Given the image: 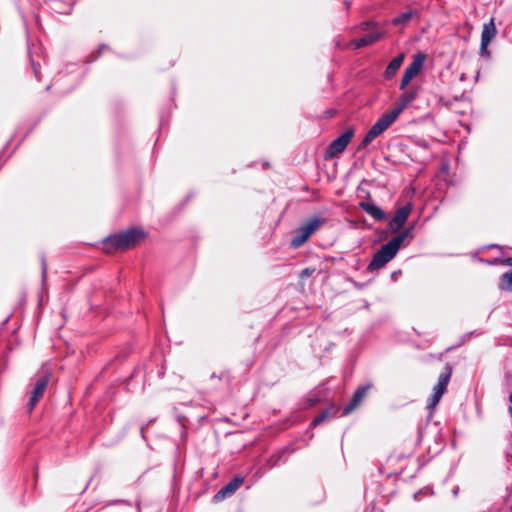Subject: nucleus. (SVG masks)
Returning <instances> with one entry per match:
<instances>
[{
    "mask_svg": "<svg viewBox=\"0 0 512 512\" xmlns=\"http://www.w3.org/2000/svg\"><path fill=\"white\" fill-rule=\"evenodd\" d=\"M371 388V384H366L360 386L354 392L351 401L345 408L343 409V415L346 416L350 414L356 407L360 405L364 397L367 395L369 389Z\"/></svg>",
    "mask_w": 512,
    "mask_h": 512,
    "instance_id": "nucleus-12",
    "label": "nucleus"
},
{
    "mask_svg": "<svg viewBox=\"0 0 512 512\" xmlns=\"http://www.w3.org/2000/svg\"><path fill=\"white\" fill-rule=\"evenodd\" d=\"M244 483L243 477H235L225 486H223L213 497L215 502L224 500L227 497L232 496Z\"/></svg>",
    "mask_w": 512,
    "mask_h": 512,
    "instance_id": "nucleus-10",
    "label": "nucleus"
},
{
    "mask_svg": "<svg viewBox=\"0 0 512 512\" xmlns=\"http://www.w3.org/2000/svg\"><path fill=\"white\" fill-rule=\"evenodd\" d=\"M144 238L145 233L143 230L130 228L126 231L108 236L103 242L104 250L107 253L125 251L140 244Z\"/></svg>",
    "mask_w": 512,
    "mask_h": 512,
    "instance_id": "nucleus-2",
    "label": "nucleus"
},
{
    "mask_svg": "<svg viewBox=\"0 0 512 512\" xmlns=\"http://www.w3.org/2000/svg\"><path fill=\"white\" fill-rule=\"evenodd\" d=\"M503 264L512 266V257H509L503 261Z\"/></svg>",
    "mask_w": 512,
    "mask_h": 512,
    "instance_id": "nucleus-21",
    "label": "nucleus"
},
{
    "mask_svg": "<svg viewBox=\"0 0 512 512\" xmlns=\"http://www.w3.org/2000/svg\"><path fill=\"white\" fill-rule=\"evenodd\" d=\"M451 375L452 368L447 365L444 371L439 375L436 385L433 387V393L427 402L428 409L433 410L439 404L443 394L447 390Z\"/></svg>",
    "mask_w": 512,
    "mask_h": 512,
    "instance_id": "nucleus-5",
    "label": "nucleus"
},
{
    "mask_svg": "<svg viewBox=\"0 0 512 512\" xmlns=\"http://www.w3.org/2000/svg\"><path fill=\"white\" fill-rule=\"evenodd\" d=\"M42 266H43V275H45L46 274V263L44 260L42 261Z\"/></svg>",
    "mask_w": 512,
    "mask_h": 512,
    "instance_id": "nucleus-22",
    "label": "nucleus"
},
{
    "mask_svg": "<svg viewBox=\"0 0 512 512\" xmlns=\"http://www.w3.org/2000/svg\"><path fill=\"white\" fill-rule=\"evenodd\" d=\"M328 417H329V411L328 410L323 411L322 413H320L317 417H315L313 419V421L311 422V425L317 426L320 423H322L323 421H325Z\"/></svg>",
    "mask_w": 512,
    "mask_h": 512,
    "instance_id": "nucleus-19",
    "label": "nucleus"
},
{
    "mask_svg": "<svg viewBox=\"0 0 512 512\" xmlns=\"http://www.w3.org/2000/svg\"><path fill=\"white\" fill-rule=\"evenodd\" d=\"M314 272L313 269H310V268H305L302 272H301V277L304 278V277H309L311 276V274Z\"/></svg>",
    "mask_w": 512,
    "mask_h": 512,
    "instance_id": "nucleus-20",
    "label": "nucleus"
},
{
    "mask_svg": "<svg viewBox=\"0 0 512 512\" xmlns=\"http://www.w3.org/2000/svg\"><path fill=\"white\" fill-rule=\"evenodd\" d=\"M496 27L494 23V19H490L488 23L484 24L482 34H481V53L484 54L487 52V47L496 36Z\"/></svg>",
    "mask_w": 512,
    "mask_h": 512,
    "instance_id": "nucleus-13",
    "label": "nucleus"
},
{
    "mask_svg": "<svg viewBox=\"0 0 512 512\" xmlns=\"http://www.w3.org/2000/svg\"><path fill=\"white\" fill-rule=\"evenodd\" d=\"M353 136L354 129L349 128L339 137L334 139L325 151V159H332L335 156L341 154L346 149L348 144L351 142Z\"/></svg>",
    "mask_w": 512,
    "mask_h": 512,
    "instance_id": "nucleus-6",
    "label": "nucleus"
},
{
    "mask_svg": "<svg viewBox=\"0 0 512 512\" xmlns=\"http://www.w3.org/2000/svg\"><path fill=\"white\" fill-rule=\"evenodd\" d=\"M499 288L502 291L512 292V270L501 275Z\"/></svg>",
    "mask_w": 512,
    "mask_h": 512,
    "instance_id": "nucleus-17",
    "label": "nucleus"
},
{
    "mask_svg": "<svg viewBox=\"0 0 512 512\" xmlns=\"http://www.w3.org/2000/svg\"><path fill=\"white\" fill-rule=\"evenodd\" d=\"M413 16L412 11L403 12L392 20L393 25H400L408 22Z\"/></svg>",
    "mask_w": 512,
    "mask_h": 512,
    "instance_id": "nucleus-18",
    "label": "nucleus"
},
{
    "mask_svg": "<svg viewBox=\"0 0 512 512\" xmlns=\"http://www.w3.org/2000/svg\"><path fill=\"white\" fill-rule=\"evenodd\" d=\"M411 229L407 228L384 244L374 255L367 266L369 272L383 268L398 253L404 240L410 235Z\"/></svg>",
    "mask_w": 512,
    "mask_h": 512,
    "instance_id": "nucleus-1",
    "label": "nucleus"
},
{
    "mask_svg": "<svg viewBox=\"0 0 512 512\" xmlns=\"http://www.w3.org/2000/svg\"><path fill=\"white\" fill-rule=\"evenodd\" d=\"M425 56L421 53L414 56L413 61L408 65V67L405 69L401 83H400V89L405 90L409 82L416 77L424 64Z\"/></svg>",
    "mask_w": 512,
    "mask_h": 512,
    "instance_id": "nucleus-7",
    "label": "nucleus"
},
{
    "mask_svg": "<svg viewBox=\"0 0 512 512\" xmlns=\"http://www.w3.org/2000/svg\"><path fill=\"white\" fill-rule=\"evenodd\" d=\"M412 207L410 204L404 205L400 207L394 214L393 218L390 220L388 226L391 231L396 232L403 227L406 220L408 219Z\"/></svg>",
    "mask_w": 512,
    "mask_h": 512,
    "instance_id": "nucleus-11",
    "label": "nucleus"
},
{
    "mask_svg": "<svg viewBox=\"0 0 512 512\" xmlns=\"http://www.w3.org/2000/svg\"><path fill=\"white\" fill-rule=\"evenodd\" d=\"M417 95V89L405 90L396 101L394 107L387 113L396 120L401 112L416 99Z\"/></svg>",
    "mask_w": 512,
    "mask_h": 512,
    "instance_id": "nucleus-8",
    "label": "nucleus"
},
{
    "mask_svg": "<svg viewBox=\"0 0 512 512\" xmlns=\"http://www.w3.org/2000/svg\"><path fill=\"white\" fill-rule=\"evenodd\" d=\"M50 381V375L46 374L37 379L35 386L31 392V397L28 402L29 411H31L38 401L43 397L44 392Z\"/></svg>",
    "mask_w": 512,
    "mask_h": 512,
    "instance_id": "nucleus-9",
    "label": "nucleus"
},
{
    "mask_svg": "<svg viewBox=\"0 0 512 512\" xmlns=\"http://www.w3.org/2000/svg\"><path fill=\"white\" fill-rule=\"evenodd\" d=\"M382 36V33L380 31H372L366 35H364L361 38L355 39L351 42V45L354 48H361L364 46L371 45L375 42H377Z\"/></svg>",
    "mask_w": 512,
    "mask_h": 512,
    "instance_id": "nucleus-14",
    "label": "nucleus"
},
{
    "mask_svg": "<svg viewBox=\"0 0 512 512\" xmlns=\"http://www.w3.org/2000/svg\"><path fill=\"white\" fill-rule=\"evenodd\" d=\"M360 208L373 217L375 220H383L385 218L384 211L371 202H360Z\"/></svg>",
    "mask_w": 512,
    "mask_h": 512,
    "instance_id": "nucleus-15",
    "label": "nucleus"
},
{
    "mask_svg": "<svg viewBox=\"0 0 512 512\" xmlns=\"http://www.w3.org/2000/svg\"><path fill=\"white\" fill-rule=\"evenodd\" d=\"M325 221L326 220L324 218L314 215L304 222L295 230V235L291 239V246L293 248L302 246L309 237L325 223Z\"/></svg>",
    "mask_w": 512,
    "mask_h": 512,
    "instance_id": "nucleus-3",
    "label": "nucleus"
},
{
    "mask_svg": "<svg viewBox=\"0 0 512 512\" xmlns=\"http://www.w3.org/2000/svg\"><path fill=\"white\" fill-rule=\"evenodd\" d=\"M370 25V23H363V26H365V28H367L368 26Z\"/></svg>",
    "mask_w": 512,
    "mask_h": 512,
    "instance_id": "nucleus-23",
    "label": "nucleus"
},
{
    "mask_svg": "<svg viewBox=\"0 0 512 512\" xmlns=\"http://www.w3.org/2000/svg\"><path fill=\"white\" fill-rule=\"evenodd\" d=\"M396 120L387 112L384 113L365 134L362 142L358 146V150L365 149L377 137L383 134Z\"/></svg>",
    "mask_w": 512,
    "mask_h": 512,
    "instance_id": "nucleus-4",
    "label": "nucleus"
},
{
    "mask_svg": "<svg viewBox=\"0 0 512 512\" xmlns=\"http://www.w3.org/2000/svg\"><path fill=\"white\" fill-rule=\"evenodd\" d=\"M403 60H404V55L403 54H400L398 55L397 57H395L389 64L388 66L386 67V70H385V77L386 78H391L393 77L397 70L400 68V66L402 65L403 63Z\"/></svg>",
    "mask_w": 512,
    "mask_h": 512,
    "instance_id": "nucleus-16",
    "label": "nucleus"
}]
</instances>
